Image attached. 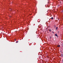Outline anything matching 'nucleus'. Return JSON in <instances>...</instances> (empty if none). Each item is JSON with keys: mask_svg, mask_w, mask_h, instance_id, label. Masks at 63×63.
I'll return each instance as SVG.
<instances>
[{"mask_svg": "<svg viewBox=\"0 0 63 63\" xmlns=\"http://www.w3.org/2000/svg\"><path fill=\"white\" fill-rule=\"evenodd\" d=\"M53 19V17H51V19Z\"/></svg>", "mask_w": 63, "mask_h": 63, "instance_id": "obj_7", "label": "nucleus"}, {"mask_svg": "<svg viewBox=\"0 0 63 63\" xmlns=\"http://www.w3.org/2000/svg\"><path fill=\"white\" fill-rule=\"evenodd\" d=\"M10 10H11V9H10Z\"/></svg>", "mask_w": 63, "mask_h": 63, "instance_id": "obj_15", "label": "nucleus"}, {"mask_svg": "<svg viewBox=\"0 0 63 63\" xmlns=\"http://www.w3.org/2000/svg\"><path fill=\"white\" fill-rule=\"evenodd\" d=\"M31 15H32V14H31Z\"/></svg>", "mask_w": 63, "mask_h": 63, "instance_id": "obj_16", "label": "nucleus"}, {"mask_svg": "<svg viewBox=\"0 0 63 63\" xmlns=\"http://www.w3.org/2000/svg\"><path fill=\"white\" fill-rule=\"evenodd\" d=\"M11 16H9V17H11Z\"/></svg>", "mask_w": 63, "mask_h": 63, "instance_id": "obj_9", "label": "nucleus"}, {"mask_svg": "<svg viewBox=\"0 0 63 63\" xmlns=\"http://www.w3.org/2000/svg\"><path fill=\"white\" fill-rule=\"evenodd\" d=\"M62 12H63V11H62Z\"/></svg>", "mask_w": 63, "mask_h": 63, "instance_id": "obj_13", "label": "nucleus"}, {"mask_svg": "<svg viewBox=\"0 0 63 63\" xmlns=\"http://www.w3.org/2000/svg\"><path fill=\"white\" fill-rule=\"evenodd\" d=\"M58 47H60V45H58Z\"/></svg>", "mask_w": 63, "mask_h": 63, "instance_id": "obj_4", "label": "nucleus"}, {"mask_svg": "<svg viewBox=\"0 0 63 63\" xmlns=\"http://www.w3.org/2000/svg\"><path fill=\"white\" fill-rule=\"evenodd\" d=\"M62 46H63V44H62Z\"/></svg>", "mask_w": 63, "mask_h": 63, "instance_id": "obj_10", "label": "nucleus"}, {"mask_svg": "<svg viewBox=\"0 0 63 63\" xmlns=\"http://www.w3.org/2000/svg\"><path fill=\"white\" fill-rule=\"evenodd\" d=\"M57 29H58V27H56V30H57Z\"/></svg>", "mask_w": 63, "mask_h": 63, "instance_id": "obj_5", "label": "nucleus"}, {"mask_svg": "<svg viewBox=\"0 0 63 63\" xmlns=\"http://www.w3.org/2000/svg\"><path fill=\"white\" fill-rule=\"evenodd\" d=\"M18 42V41H17L16 42V43H17Z\"/></svg>", "mask_w": 63, "mask_h": 63, "instance_id": "obj_8", "label": "nucleus"}, {"mask_svg": "<svg viewBox=\"0 0 63 63\" xmlns=\"http://www.w3.org/2000/svg\"><path fill=\"white\" fill-rule=\"evenodd\" d=\"M58 32L59 33V31H58Z\"/></svg>", "mask_w": 63, "mask_h": 63, "instance_id": "obj_11", "label": "nucleus"}, {"mask_svg": "<svg viewBox=\"0 0 63 63\" xmlns=\"http://www.w3.org/2000/svg\"><path fill=\"white\" fill-rule=\"evenodd\" d=\"M50 32H51V30H50V29H49V30Z\"/></svg>", "mask_w": 63, "mask_h": 63, "instance_id": "obj_3", "label": "nucleus"}, {"mask_svg": "<svg viewBox=\"0 0 63 63\" xmlns=\"http://www.w3.org/2000/svg\"><path fill=\"white\" fill-rule=\"evenodd\" d=\"M16 40H15V41H16Z\"/></svg>", "mask_w": 63, "mask_h": 63, "instance_id": "obj_14", "label": "nucleus"}, {"mask_svg": "<svg viewBox=\"0 0 63 63\" xmlns=\"http://www.w3.org/2000/svg\"><path fill=\"white\" fill-rule=\"evenodd\" d=\"M52 38V36H51L50 37V38Z\"/></svg>", "mask_w": 63, "mask_h": 63, "instance_id": "obj_6", "label": "nucleus"}, {"mask_svg": "<svg viewBox=\"0 0 63 63\" xmlns=\"http://www.w3.org/2000/svg\"><path fill=\"white\" fill-rule=\"evenodd\" d=\"M61 56L62 57H63V53H61Z\"/></svg>", "mask_w": 63, "mask_h": 63, "instance_id": "obj_1", "label": "nucleus"}, {"mask_svg": "<svg viewBox=\"0 0 63 63\" xmlns=\"http://www.w3.org/2000/svg\"><path fill=\"white\" fill-rule=\"evenodd\" d=\"M53 33H54V32H52Z\"/></svg>", "mask_w": 63, "mask_h": 63, "instance_id": "obj_12", "label": "nucleus"}, {"mask_svg": "<svg viewBox=\"0 0 63 63\" xmlns=\"http://www.w3.org/2000/svg\"><path fill=\"white\" fill-rule=\"evenodd\" d=\"M57 34L56 33H55V35L57 37Z\"/></svg>", "mask_w": 63, "mask_h": 63, "instance_id": "obj_2", "label": "nucleus"}]
</instances>
